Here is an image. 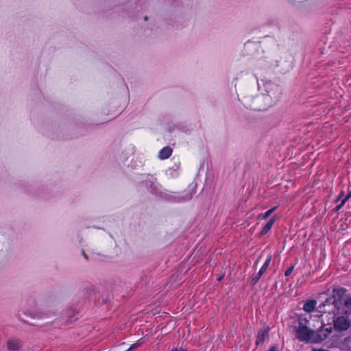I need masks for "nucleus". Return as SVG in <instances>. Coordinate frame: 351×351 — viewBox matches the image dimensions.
<instances>
[{
    "mask_svg": "<svg viewBox=\"0 0 351 351\" xmlns=\"http://www.w3.org/2000/svg\"><path fill=\"white\" fill-rule=\"evenodd\" d=\"M346 290L344 288H336L333 289L331 298L326 300L324 307H327L328 313H333L335 315L342 313H347L351 310V297L346 295Z\"/></svg>",
    "mask_w": 351,
    "mask_h": 351,
    "instance_id": "1",
    "label": "nucleus"
},
{
    "mask_svg": "<svg viewBox=\"0 0 351 351\" xmlns=\"http://www.w3.org/2000/svg\"><path fill=\"white\" fill-rule=\"evenodd\" d=\"M262 90L265 92L261 95H258L257 101L263 100V104L258 105L257 108L261 109H267L277 104L282 98L283 89L281 86L271 80L263 82Z\"/></svg>",
    "mask_w": 351,
    "mask_h": 351,
    "instance_id": "2",
    "label": "nucleus"
},
{
    "mask_svg": "<svg viewBox=\"0 0 351 351\" xmlns=\"http://www.w3.org/2000/svg\"><path fill=\"white\" fill-rule=\"evenodd\" d=\"M319 323V321H317ZM320 328L317 331L308 328V341L319 343L325 340L331 332V328L323 327L322 322H319Z\"/></svg>",
    "mask_w": 351,
    "mask_h": 351,
    "instance_id": "3",
    "label": "nucleus"
},
{
    "mask_svg": "<svg viewBox=\"0 0 351 351\" xmlns=\"http://www.w3.org/2000/svg\"><path fill=\"white\" fill-rule=\"evenodd\" d=\"M293 330L295 338L300 341H307V319L300 317L294 323Z\"/></svg>",
    "mask_w": 351,
    "mask_h": 351,
    "instance_id": "4",
    "label": "nucleus"
},
{
    "mask_svg": "<svg viewBox=\"0 0 351 351\" xmlns=\"http://www.w3.org/2000/svg\"><path fill=\"white\" fill-rule=\"evenodd\" d=\"M196 193L195 185L191 184L189 186L188 189L184 192L176 194L173 193L171 195V201L175 202H182L191 199L193 195Z\"/></svg>",
    "mask_w": 351,
    "mask_h": 351,
    "instance_id": "5",
    "label": "nucleus"
},
{
    "mask_svg": "<svg viewBox=\"0 0 351 351\" xmlns=\"http://www.w3.org/2000/svg\"><path fill=\"white\" fill-rule=\"evenodd\" d=\"M316 304L317 302L315 300H308V313H313L311 314V319H312L313 317L320 318V317L322 315V313H328V311H326V310H327L328 308L324 307V305L326 304V302L323 304L322 308H324V310L315 311ZM319 308H322V306H320Z\"/></svg>",
    "mask_w": 351,
    "mask_h": 351,
    "instance_id": "6",
    "label": "nucleus"
},
{
    "mask_svg": "<svg viewBox=\"0 0 351 351\" xmlns=\"http://www.w3.org/2000/svg\"><path fill=\"white\" fill-rule=\"evenodd\" d=\"M333 322L335 328L339 330H346L350 326V320L344 316L337 317Z\"/></svg>",
    "mask_w": 351,
    "mask_h": 351,
    "instance_id": "7",
    "label": "nucleus"
},
{
    "mask_svg": "<svg viewBox=\"0 0 351 351\" xmlns=\"http://www.w3.org/2000/svg\"><path fill=\"white\" fill-rule=\"evenodd\" d=\"M271 256H269L267 257V260L265 261V263L263 265V266L260 269L258 273L255 276H254L252 278V282L253 284L256 283L258 282V280L260 279V278L261 277V276L263 275V274L266 271V269H267V267L271 262Z\"/></svg>",
    "mask_w": 351,
    "mask_h": 351,
    "instance_id": "8",
    "label": "nucleus"
},
{
    "mask_svg": "<svg viewBox=\"0 0 351 351\" xmlns=\"http://www.w3.org/2000/svg\"><path fill=\"white\" fill-rule=\"evenodd\" d=\"M172 149L169 146L164 147L158 152V158L160 160H165L169 158L172 154Z\"/></svg>",
    "mask_w": 351,
    "mask_h": 351,
    "instance_id": "9",
    "label": "nucleus"
},
{
    "mask_svg": "<svg viewBox=\"0 0 351 351\" xmlns=\"http://www.w3.org/2000/svg\"><path fill=\"white\" fill-rule=\"evenodd\" d=\"M21 346V341L17 339H11L8 341V348L12 351H16Z\"/></svg>",
    "mask_w": 351,
    "mask_h": 351,
    "instance_id": "10",
    "label": "nucleus"
},
{
    "mask_svg": "<svg viewBox=\"0 0 351 351\" xmlns=\"http://www.w3.org/2000/svg\"><path fill=\"white\" fill-rule=\"evenodd\" d=\"M269 329L267 327H264L260 330L258 333L256 338V343H262L264 341L265 337L268 335Z\"/></svg>",
    "mask_w": 351,
    "mask_h": 351,
    "instance_id": "11",
    "label": "nucleus"
},
{
    "mask_svg": "<svg viewBox=\"0 0 351 351\" xmlns=\"http://www.w3.org/2000/svg\"><path fill=\"white\" fill-rule=\"evenodd\" d=\"M277 219L276 216H273L268 222L265 224V226L263 227L261 234L264 235L266 234L271 228L272 226L274 225V222L276 221Z\"/></svg>",
    "mask_w": 351,
    "mask_h": 351,
    "instance_id": "12",
    "label": "nucleus"
},
{
    "mask_svg": "<svg viewBox=\"0 0 351 351\" xmlns=\"http://www.w3.org/2000/svg\"><path fill=\"white\" fill-rule=\"evenodd\" d=\"M277 208V206H274V208L268 210L264 213H261L258 215V218L261 219H266L268 218Z\"/></svg>",
    "mask_w": 351,
    "mask_h": 351,
    "instance_id": "13",
    "label": "nucleus"
},
{
    "mask_svg": "<svg viewBox=\"0 0 351 351\" xmlns=\"http://www.w3.org/2000/svg\"><path fill=\"white\" fill-rule=\"evenodd\" d=\"M258 96H256L254 99V106L253 108L256 110H264L265 109H259L257 108L258 105H261L263 104V100L257 101V97Z\"/></svg>",
    "mask_w": 351,
    "mask_h": 351,
    "instance_id": "14",
    "label": "nucleus"
},
{
    "mask_svg": "<svg viewBox=\"0 0 351 351\" xmlns=\"http://www.w3.org/2000/svg\"><path fill=\"white\" fill-rule=\"evenodd\" d=\"M293 270V266H291L289 267L286 271H285V275L286 276H289L291 275V274L292 273Z\"/></svg>",
    "mask_w": 351,
    "mask_h": 351,
    "instance_id": "15",
    "label": "nucleus"
},
{
    "mask_svg": "<svg viewBox=\"0 0 351 351\" xmlns=\"http://www.w3.org/2000/svg\"><path fill=\"white\" fill-rule=\"evenodd\" d=\"M347 201L345 199H343L341 202V203L337 206L336 207V210H340L345 204V203Z\"/></svg>",
    "mask_w": 351,
    "mask_h": 351,
    "instance_id": "16",
    "label": "nucleus"
},
{
    "mask_svg": "<svg viewBox=\"0 0 351 351\" xmlns=\"http://www.w3.org/2000/svg\"><path fill=\"white\" fill-rule=\"evenodd\" d=\"M139 346V343H133L132 345H131V346L129 348L128 350H127L126 351H130L134 348H136L137 347Z\"/></svg>",
    "mask_w": 351,
    "mask_h": 351,
    "instance_id": "17",
    "label": "nucleus"
},
{
    "mask_svg": "<svg viewBox=\"0 0 351 351\" xmlns=\"http://www.w3.org/2000/svg\"><path fill=\"white\" fill-rule=\"evenodd\" d=\"M351 197V191L349 192V193L346 195V197L344 198L346 201H348Z\"/></svg>",
    "mask_w": 351,
    "mask_h": 351,
    "instance_id": "18",
    "label": "nucleus"
},
{
    "mask_svg": "<svg viewBox=\"0 0 351 351\" xmlns=\"http://www.w3.org/2000/svg\"><path fill=\"white\" fill-rule=\"evenodd\" d=\"M303 309L307 312V302H304L303 304Z\"/></svg>",
    "mask_w": 351,
    "mask_h": 351,
    "instance_id": "19",
    "label": "nucleus"
},
{
    "mask_svg": "<svg viewBox=\"0 0 351 351\" xmlns=\"http://www.w3.org/2000/svg\"><path fill=\"white\" fill-rule=\"evenodd\" d=\"M171 351H185L184 349H182V348H173L171 350Z\"/></svg>",
    "mask_w": 351,
    "mask_h": 351,
    "instance_id": "20",
    "label": "nucleus"
},
{
    "mask_svg": "<svg viewBox=\"0 0 351 351\" xmlns=\"http://www.w3.org/2000/svg\"><path fill=\"white\" fill-rule=\"evenodd\" d=\"M269 351H277V348L275 346L271 347Z\"/></svg>",
    "mask_w": 351,
    "mask_h": 351,
    "instance_id": "21",
    "label": "nucleus"
},
{
    "mask_svg": "<svg viewBox=\"0 0 351 351\" xmlns=\"http://www.w3.org/2000/svg\"><path fill=\"white\" fill-rule=\"evenodd\" d=\"M343 195V192H341V193L339 195L338 199L341 198Z\"/></svg>",
    "mask_w": 351,
    "mask_h": 351,
    "instance_id": "22",
    "label": "nucleus"
},
{
    "mask_svg": "<svg viewBox=\"0 0 351 351\" xmlns=\"http://www.w3.org/2000/svg\"><path fill=\"white\" fill-rule=\"evenodd\" d=\"M83 254H84V256L86 258V254H84V252H83Z\"/></svg>",
    "mask_w": 351,
    "mask_h": 351,
    "instance_id": "23",
    "label": "nucleus"
}]
</instances>
